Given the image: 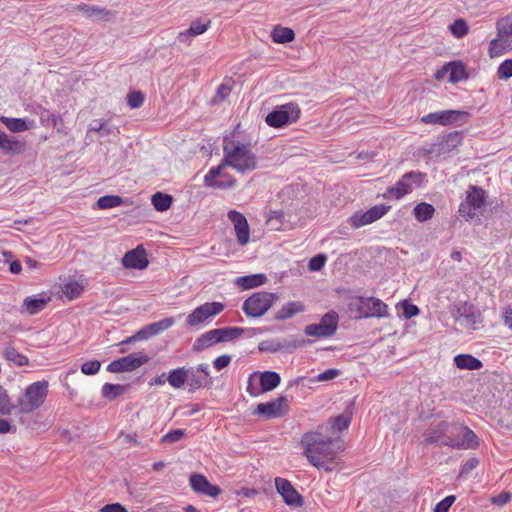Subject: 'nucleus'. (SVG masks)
<instances>
[{
    "mask_svg": "<svg viewBox=\"0 0 512 512\" xmlns=\"http://www.w3.org/2000/svg\"><path fill=\"white\" fill-rule=\"evenodd\" d=\"M1 121L11 132L14 133L23 132L29 129V127L26 124V121L20 118H8L2 116Z\"/></svg>",
    "mask_w": 512,
    "mask_h": 512,
    "instance_id": "45",
    "label": "nucleus"
},
{
    "mask_svg": "<svg viewBox=\"0 0 512 512\" xmlns=\"http://www.w3.org/2000/svg\"><path fill=\"white\" fill-rule=\"evenodd\" d=\"M360 318H384L388 316V306L379 298L359 296Z\"/></svg>",
    "mask_w": 512,
    "mask_h": 512,
    "instance_id": "15",
    "label": "nucleus"
},
{
    "mask_svg": "<svg viewBox=\"0 0 512 512\" xmlns=\"http://www.w3.org/2000/svg\"><path fill=\"white\" fill-rule=\"evenodd\" d=\"M450 33L457 39L465 37L469 32L467 22L462 18H457L448 26Z\"/></svg>",
    "mask_w": 512,
    "mask_h": 512,
    "instance_id": "43",
    "label": "nucleus"
},
{
    "mask_svg": "<svg viewBox=\"0 0 512 512\" xmlns=\"http://www.w3.org/2000/svg\"><path fill=\"white\" fill-rule=\"evenodd\" d=\"M503 321L504 324L509 328L512 329V302L507 305L503 312Z\"/></svg>",
    "mask_w": 512,
    "mask_h": 512,
    "instance_id": "64",
    "label": "nucleus"
},
{
    "mask_svg": "<svg viewBox=\"0 0 512 512\" xmlns=\"http://www.w3.org/2000/svg\"><path fill=\"white\" fill-rule=\"evenodd\" d=\"M89 133H97L99 138H104L109 135L117 136L119 130L117 127L111 125L108 121L94 120L88 128Z\"/></svg>",
    "mask_w": 512,
    "mask_h": 512,
    "instance_id": "30",
    "label": "nucleus"
},
{
    "mask_svg": "<svg viewBox=\"0 0 512 512\" xmlns=\"http://www.w3.org/2000/svg\"><path fill=\"white\" fill-rule=\"evenodd\" d=\"M49 383L46 380L36 381L25 389L17 400V412L29 414L43 405L48 395Z\"/></svg>",
    "mask_w": 512,
    "mask_h": 512,
    "instance_id": "3",
    "label": "nucleus"
},
{
    "mask_svg": "<svg viewBox=\"0 0 512 512\" xmlns=\"http://www.w3.org/2000/svg\"><path fill=\"white\" fill-rule=\"evenodd\" d=\"M75 9L89 19L109 21L113 17L112 11L97 5L80 3Z\"/></svg>",
    "mask_w": 512,
    "mask_h": 512,
    "instance_id": "24",
    "label": "nucleus"
},
{
    "mask_svg": "<svg viewBox=\"0 0 512 512\" xmlns=\"http://www.w3.org/2000/svg\"><path fill=\"white\" fill-rule=\"evenodd\" d=\"M144 102V94L140 91H132L127 95V104L130 108L136 109L142 106Z\"/></svg>",
    "mask_w": 512,
    "mask_h": 512,
    "instance_id": "48",
    "label": "nucleus"
},
{
    "mask_svg": "<svg viewBox=\"0 0 512 512\" xmlns=\"http://www.w3.org/2000/svg\"><path fill=\"white\" fill-rule=\"evenodd\" d=\"M497 37L489 43L491 58L499 57L512 50V16L502 17L496 22Z\"/></svg>",
    "mask_w": 512,
    "mask_h": 512,
    "instance_id": "4",
    "label": "nucleus"
},
{
    "mask_svg": "<svg viewBox=\"0 0 512 512\" xmlns=\"http://www.w3.org/2000/svg\"><path fill=\"white\" fill-rule=\"evenodd\" d=\"M390 206L378 204L367 211H356L350 218L349 224L353 228H360L381 219L390 210Z\"/></svg>",
    "mask_w": 512,
    "mask_h": 512,
    "instance_id": "12",
    "label": "nucleus"
},
{
    "mask_svg": "<svg viewBox=\"0 0 512 512\" xmlns=\"http://www.w3.org/2000/svg\"><path fill=\"white\" fill-rule=\"evenodd\" d=\"M301 110L296 103H286L277 106L265 118L267 125L273 128H282L298 121Z\"/></svg>",
    "mask_w": 512,
    "mask_h": 512,
    "instance_id": "8",
    "label": "nucleus"
},
{
    "mask_svg": "<svg viewBox=\"0 0 512 512\" xmlns=\"http://www.w3.org/2000/svg\"><path fill=\"white\" fill-rule=\"evenodd\" d=\"M224 310L221 302H206L195 308L186 318V325L195 327L207 319L220 314Z\"/></svg>",
    "mask_w": 512,
    "mask_h": 512,
    "instance_id": "13",
    "label": "nucleus"
},
{
    "mask_svg": "<svg viewBox=\"0 0 512 512\" xmlns=\"http://www.w3.org/2000/svg\"><path fill=\"white\" fill-rule=\"evenodd\" d=\"M478 463H479V461L476 458H472V459H469L468 461H466L463 464V466L461 467L460 476H464V475H467L468 473H470L473 469L476 468Z\"/></svg>",
    "mask_w": 512,
    "mask_h": 512,
    "instance_id": "61",
    "label": "nucleus"
},
{
    "mask_svg": "<svg viewBox=\"0 0 512 512\" xmlns=\"http://www.w3.org/2000/svg\"><path fill=\"white\" fill-rule=\"evenodd\" d=\"M352 421V411L348 408L344 413L337 415L331 420V427L336 431L348 429Z\"/></svg>",
    "mask_w": 512,
    "mask_h": 512,
    "instance_id": "40",
    "label": "nucleus"
},
{
    "mask_svg": "<svg viewBox=\"0 0 512 512\" xmlns=\"http://www.w3.org/2000/svg\"><path fill=\"white\" fill-rule=\"evenodd\" d=\"M277 299V294L272 292H255L243 302L242 310L247 317L259 318L272 307Z\"/></svg>",
    "mask_w": 512,
    "mask_h": 512,
    "instance_id": "7",
    "label": "nucleus"
},
{
    "mask_svg": "<svg viewBox=\"0 0 512 512\" xmlns=\"http://www.w3.org/2000/svg\"><path fill=\"white\" fill-rule=\"evenodd\" d=\"M3 356L6 360L14 363L16 366L22 367L29 363L28 357L18 352L16 348L7 345L3 350Z\"/></svg>",
    "mask_w": 512,
    "mask_h": 512,
    "instance_id": "37",
    "label": "nucleus"
},
{
    "mask_svg": "<svg viewBox=\"0 0 512 512\" xmlns=\"http://www.w3.org/2000/svg\"><path fill=\"white\" fill-rule=\"evenodd\" d=\"M327 257L324 254H318L314 257H312L308 263V268L310 271H319L321 270L325 263H326Z\"/></svg>",
    "mask_w": 512,
    "mask_h": 512,
    "instance_id": "52",
    "label": "nucleus"
},
{
    "mask_svg": "<svg viewBox=\"0 0 512 512\" xmlns=\"http://www.w3.org/2000/svg\"><path fill=\"white\" fill-rule=\"evenodd\" d=\"M125 391V386L120 384L105 383L102 386L101 394L104 398L114 400Z\"/></svg>",
    "mask_w": 512,
    "mask_h": 512,
    "instance_id": "44",
    "label": "nucleus"
},
{
    "mask_svg": "<svg viewBox=\"0 0 512 512\" xmlns=\"http://www.w3.org/2000/svg\"><path fill=\"white\" fill-rule=\"evenodd\" d=\"M223 165L231 167L237 173L246 174L258 167L257 156L253 153L249 143L235 140L232 136L223 138Z\"/></svg>",
    "mask_w": 512,
    "mask_h": 512,
    "instance_id": "2",
    "label": "nucleus"
},
{
    "mask_svg": "<svg viewBox=\"0 0 512 512\" xmlns=\"http://www.w3.org/2000/svg\"><path fill=\"white\" fill-rule=\"evenodd\" d=\"M123 204V199L118 195H105L97 200V206L100 209H110L119 207Z\"/></svg>",
    "mask_w": 512,
    "mask_h": 512,
    "instance_id": "46",
    "label": "nucleus"
},
{
    "mask_svg": "<svg viewBox=\"0 0 512 512\" xmlns=\"http://www.w3.org/2000/svg\"><path fill=\"white\" fill-rule=\"evenodd\" d=\"M443 71L449 72V82L458 83L468 78L466 66L461 61H451L443 66Z\"/></svg>",
    "mask_w": 512,
    "mask_h": 512,
    "instance_id": "27",
    "label": "nucleus"
},
{
    "mask_svg": "<svg viewBox=\"0 0 512 512\" xmlns=\"http://www.w3.org/2000/svg\"><path fill=\"white\" fill-rule=\"evenodd\" d=\"M339 316L335 311L325 313L319 323L309 324L305 327L304 333L307 336L316 338L332 337L338 328Z\"/></svg>",
    "mask_w": 512,
    "mask_h": 512,
    "instance_id": "10",
    "label": "nucleus"
},
{
    "mask_svg": "<svg viewBox=\"0 0 512 512\" xmlns=\"http://www.w3.org/2000/svg\"><path fill=\"white\" fill-rule=\"evenodd\" d=\"M267 281V277L265 274H251L246 276L237 277L235 280V284L241 287L243 290H249L256 287H259L265 284Z\"/></svg>",
    "mask_w": 512,
    "mask_h": 512,
    "instance_id": "31",
    "label": "nucleus"
},
{
    "mask_svg": "<svg viewBox=\"0 0 512 512\" xmlns=\"http://www.w3.org/2000/svg\"><path fill=\"white\" fill-rule=\"evenodd\" d=\"M257 375L256 372L252 373L248 378V385H247V392L253 396L257 397L261 395L263 392L261 390V387H257L253 384V378Z\"/></svg>",
    "mask_w": 512,
    "mask_h": 512,
    "instance_id": "60",
    "label": "nucleus"
},
{
    "mask_svg": "<svg viewBox=\"0 0 512 512\" xmlns=\"http://www.w3.org/2000/svg\"><path fill=\"white\" fill-rule=\"evenodd\" d=\"M462 139H463L462 132L454 131V132L449 133L445 137V142L448 147L455 148L462 142Z\"/></svg>",
    "mask_w": 512,
    "mask_h": 512,
    "instance_id": "56",
    "label": "nucleus"
},
{
    "mask_svg": "<svg viewBox=\"0 0 512 512\" xmlns=\"http://www.w3.org/2000/svg\"><path fill=\"white\" fill-rule=\"evenodd\" d=\"M426 178V174L420 171H409L405 173L395 185L387 188L383 194L384 199L399 200L405 195L410 194L414 189L421 187Z\"/></svg>",
    "mask_w": 512,
    "mask_h": 512,
    "instance_id": "6",
    "label": "nucleus"
},
{
    "mask_svg": "<svg viewBox=\"0 0 512 512\" xmlns=\"http://www.w3.org/2000/svg\"><path fill=\"white\" fill-rule=\"evenodd\" d=\"M242 333L243 329L239 327H225L209 330L196 338L193 344V351H204L215 344L231 341Z\"/></svg>",
    "mask_w": 512,
    "mask_h": 512,
    "instance_id": "5",
    "label": "nucleus"
},
{
    "mask_svg": "<svg viewBox=\"0 0 512 512\" xmlns=\"http://www.w3.org/2000/svg\"><path fill=\"white\" fill-rule=\"evenodd\" d=\"M123 370L133 371L149 361V357L144 352L132 353L121 358Z\"/></svg>",
    "mask_w": 512,
    "mask_h": 512,
    "instance_id": "32",
    "label": "nucleus"
},
{
    "mask_svg": "<svg viewBox=\"0 0 512 512\" xmlns=\"http://www.w3.org/2000/svg\"><path fill=\"white\" fill-rule=\"evenodd\" d=\"M14 409H17V404L14 405L7 394V391L0 386V414L9 415Z\"/></svg>",
    "mask_w": 512,
    "mask_h": 512,
    "instance_id": "47",
    "label": "nucleus"
},
{
    "mask_svg": "<svg viewBox=\"0 0 512 512\" xmlns=\"http://www.w3.org/2000/svg\"><path fill=\"white\" fill-rule=\"evenodd\" d=\"M288 410V399L286 396L281 395L270 402L259 403L252 414L265 420H270L285 416Z\"/></svg>",
    "mask_w": 512,
    "mask_h": 512,
    "instance_id": "11",
    "label": "nucleus"
},
{
    "mask_svg": "<svg viewBox=\"0 0 512 512\" xmlns=\"http://www.w3.org/2000/svg\"><path fill=\"white\" fill-rule=\"evenodd\" d=\"M511 499V494L508 492H502L499 495L492 498V503L498 506H503L508 503Z\"/></svg>",
    "mask_w": 512,
    "mask_h": 512,
    "instance_id": "62",
    "label": "nucleus"
},
{
    "mask_svg": "<svg viewBox=\"0 0 512 512\" xmlns=\"http://www.w3.org/2000/svg\"><path fill=\"white\" fill-rule=\"evenodd\" d=\"M174 323H175V319L173 317H167L160 321L154 322L152 324L155 326V329H156L157 333L159 334V333L169 329L170 327H172L174 325Z\"/></svg>",
    "mask_w": 512,
    "mask_h": 512,
    "instance_id": "57",
    "label": "nucleus"
},
{
    "mask_svg": "<svg viewBox=\"0 0 512 512\" xmlns=\"http://www.w3.org/2000/svg\"><path fill=\"white\" fill-rule=\"evenodd\" d=\"M186 436V431L184 429H175L171 430L165 435L162 436L161 442L162 443H174Z\"/></svg>",
    "mask_w": 512,
    "mask_h": 512,
    "instance_id": "49",
    "label": "nucleus"
},
{
    "mask_svg": "<svg viewBox=\"0 0 512 512\" xmlns=\"http://www.w3.org/2000/svg\"><path fill=\"white\" fill-rule=\"evenodd\" d=\"M227 216L233 223L238 244L247 245L250 240V229L246 217L236 210H230Z\"/></svg>",
    "mask_w": 512,
    "mask_h": 512,
    "instance_id": "20",
    "label": "nucleus"
},
{
    "mask_svg": "<svg viewBox=\"0 0 512 512\" xmlns=\"http://www.w3.org/2000/svg\"><path fill=\"white\" fill-rule=\"evenodd\" d=\"M402 308H403V316L406 319L415 317L420 313V309L416 305L408 302L407 300L402 302Z\"/></svg>",
    "mask_w": 512,
    "mask_h": 512,
    "instance_id": "54",
    "label": "nucleus"
},
{
    "mask_svg": "<svg viewBox=\"0 0 512 512\" xmlns=\"http://www.w3.org/2000/svg\"><path fill=\"white\" fill-rule=\"evenodd\" d=\"M156 335H158V333L152 323L142 327L137 331V337L141 338V340H147Z\"/></svg>",
    "mask_w": 512,
    "mask_h": 512,
    "instance_id": "55",
    "label": "nucleus"
},
{
    "mask_svg": "<svg viewBox=\"0 0 512 512\" xmlns=\"http://www.w3.org/2000/svg\"><path fill=\"white\" fill-rule=\"evenodd\" d=\"M499 79H509L512 77V59H506L503 61L497 71Z\"/></svg>",
    "mask_w": 512,
    "mask_h": 512,
    "instance_id": "50",
    "label": "nucleus"
},
{
    "mask_svg": "<svg viewBox=\"0 0 512 512\" xmlns=\"http://www.w3.org/2000/svg\"><path fill=\"white\" fill-rule=\"evenodd\" d=\"M305 311V305L301 301H290L284 304L274 315L277 321H283L292 318L298 313Z\"/></svg>",
    "mask_w": 512,
    "mask_h": 512,
    "instance_id": "28",
    "label": "nucleus"
},
{
    "mask_svg": "<svg viewBox=\"0 0 512 512\" xmlns=\"http://www.w3.org/2000/svg\"><path fill=\"white\" fill-rule=\"evenodd\" d=\"M466 112L458 111V110H443L432 112L421 117L420 122L423 124L430 125H443L447 126L450 124H454L460 120L461 117L466 116Z\"/></svg>",
    "mask_w": 512,
    "mask_h": 512,
    "instance_id": "17",
    "label": "nucleus"
},
{
    "mask_svg": "<svg viewBox=\"0 0 512 512\" xmlns=\"http://www.w3.org/2000/svg\"><path fill=\"white\" fill-rule=\"evenodd\" d=\"M84 291V285L79 281H69L62 287V292L69 300L76 299L81 296Z\"/></svg>",
    "mask_w": 512,
    "mask_h": 512,
    "instance_id": "41",
    "label": "nucleus"
},
{
    "mask_svg": "<svg viewBox=\"0 0 512 512\" xmlns=\"http://www.w3.org/2000/svg\"><path fill=\"white\" fill-rule=\"evenodd\" d=\"M434 213L435 208L433 207V205L426 202H421L417 204L413 209V214L419 222H425L430 220L434 216Z\"/></svg>",
    "mask_w": 512,
    "mask_h": 512,
    "instance_id": "39",
    "label": "nucleus"
},
{
    "mask_svg": "<svg viewBox=\"0 0 512 512\" xmlns=\"http://www.w3.org/2000/svg\"><path fill=\"white\" fill-rule=\"evenodd\" d=\"M189 483L193 491L198 494L215 498L221 493V489L217 485L211 484L202 474H192Z\"/></svg>",
    "mask_w": 512,
    "mask_h": 512,
    "instance_id": "21",
    "label": "nucleus"
},
{
    "mask_svg": "<svg viewBox=\"0 0 512 512\" xmlns=\"http://www.w3.org/2000/svg\"><path fill=\"white\" fill-rule=\"evenodd\" d=\"M23 148L24 144L22 142L0 130V150L2 153L14 156L20 154Z\"/></svg>",
    "mask_w": 512,
    "mask_h": 512,
    "instance_id": "25",
    "label": "nucleus"
},
{
    "mask_svg": "<svg viewBox=\"0 0 512 512\" xmlns=\"http://www.w3.org/2000/svg\"><path fill=\"white\" fill-rule=\"evenodd\" d=\"M211 21L207 20L205 23L200 20L193 21L190 24V27L179 33L178 40L181 43L190 44L191 38L201 35L208 30L210 27Z\"/></svg>",
    "mask_w": 512,
    "mask_h": 512,
    "instance_id": "26",
    "label": "nucleus"
},
{
    "mask_svg": "<svg viewBox=\"0 0 512 512\" xmlns=\"http://www.w3.org/2000/svg\"><path fill=\"white\" fill-rule=\"evenodd\" d=\"M301 445L309 463L317 469L329 472L337 466L336 456L342 450L341 440L319 432H308L302 436Z\"/></svg>",
    "mask_w": 512,
    "mask_h": 512,
    "instance_id": "1",
    "label": "nucleus"
},
{
    "mask_svg": "<svg viewBox=\"0 0 512 512\" xmlns=\"http://www.w3.org/2000/svg\"><path fill=\"white\" fill-rule=\"evenodd\" d=\"M188 380V373L185 367H179L169 372L167 376L168 383L175 389L182 388Z\"/></svg>",
    "mask_w": 512,
    "mask_h": 512,
    "instance_id": "35",
    "label": "nucleus"
},
{
    "mask_svg": "<svg viewBox=\"0 0 512 512\" xmlns=\"http://www.w3.org/2000/svg\"><path fill=\"white\" fill-rule=\"evenodd\" d=\"M260 387L263 393L274 390L281 382V377L277 372L264 371L259 373Z\"/></svg>",
    "mask_w": 512,
    "mask_h": 512,
    "instance_id": "33",
    "label": "nucleus"
},
{
    "mask_svg": "<svg viewBox=\"0 0 512 512\" xmlns=\"http://www.w3.org/2000/svg\"><path fill=\"white\" fill-rule=\"evenodd\" d=\"M339 375H340V371L338 369L331 368V369H327L324 372L318 374L315 378V381H320V382L329 381V380L336 378Z\"/></svg>",
    "mask_w": 512,
    "mask_h": 512,
    "instance_id": "58",
    "label": "nucleus"
},
{
    "mask_svg": "<svg viewBox=\"0 0 512 512\" xmlns=\"http://www.w3.org/2000/svg\"><path fill=\"white\" fill-rule=\"evenodd\" d=\"M456 497L454 495H448L440 502H438L434 508V512H449L450 507L455 502Z\"/></svg>",
    "mask_w": 512,
    "mask_h": 512,
    "instance_id": "53",
    "label": "nucleus"
},
{
    "mask_svg": "<svg viewBox=\"0 0 512 512\" xmlns=\"http://www.w3.org/2000/svg\"><path fill=\"white\" fill-rule=\"evenodd\" d=\"M152 204L157 211L164 212L170 208L172 204V196L162 192H156L152 196Z\"/></svg>",
    "mask_w": 512,
    "mask_h": 512,
    "instance_id": "42",
    "label": "nucleus"
},
{
    "mask_svg": "<svg viewBox=\"0 0 512 512\" xmlns=\"http://www.w3.org/2000/svg\"><path fill=\"white\" fill-rule=\"evenodd\" d=\"M454 429L459 430L462 434V438L458 439L452 436L451 441L444 442L448 447L455 449H476L479 446L478 436L467 426L460 425L454 426Z\"/></svg>",
    "mask_w": 512,
    "mask_h": 512,
    "instance_id": "18",
    "label": "nucleus"
},
{
    "mask_svg": "<svg viewBox=\"0 0 512 512\" xmlns=\"http://www.w3.org/2000/svg\"><path fill=\"white\" fill-rule=\"evenodd\" d=\"M267 224L272 230H284L288 226L285 213L281 210L270 211L267 216Z\"/></svg>",
    "mask_w": 512,
    "mask_h": 512,
    "instance_id": "36",
    "label": "nucleus"
},
{
    "mask_svg": "<svg viewBox=\"0 0 512 512\" xmlns=\"http://www.w3.org/2000/svg\"><path fill=\"white\" fill-rule=\"evenodd\" d=\"M273 42L278 44L288 43L294 40L295 33L288 27H275L271 33Z\"/></svg>",
    "mask_w": 512,
    "mask_h": 512,
    "instance_id": "38",
    "label": "nucleus"
},
{
    "mask_svg": "<svg viewBox=\"0 0 512 512\" xmlns=\"http://www.w3.org/2000/svg\"><path fill=\"white\" fill-rule=\"evenodd\" d=\"M450 425L446 421L438 423L434 428L430 429L425 436L426 444H438L440 446H446L444 442L451 441L453 431H449Z\"/></svg>",
    "mask_w": 512,
    "mask_h": 512,
    "instance_id": "22",
    "label": "nucleus"
},
{
    "mask_svg": "<svg viewBox=\"0 0 512 512\" xmlns=\"http://www.w3.org/2000/svg\"><path fill=\"white\" fill-rule=\"evenodd\" d=\"M275 487L286 505L292 507L302 506L303 498L289 480L277 477L275 478Z\"/></svg>",
    "mask_w": 512,
    "mask_h": 512,
    "instance_id": "19",
    "label": "nucleus"
},
{
    "mask_svg": "<svg viewBox=\"0 0 512 512\" xmlns=\"http://www.w3.org/2000/svg\"><path fill=\"white\" fill-rule=\"evenodd\" d=\"M454 363L457 368L462 370H479L483 367V363L470 354H459L455 356Z\"/></svg>",
    "mask_w": 512,
    "mask_h": 512,
    "instance_id": "34",
    "label": "nucleus"
},
{
    "mask_svg": "<svg viewBox=\"0 0 512 512\" xmlns=\"http://www.w3.org/2000/svg\"><path fill=\"white\" fill-rule=\"evenodd\" d=\"M231 356L230 355H221L219 357H217L214 361H213V366L216 370L220 371L224 368H226L230 362H231Z\"/></svg>",
    "mask_w": 512,
    "mask_h": 512,
    "instance_id": "59",
    "label": "nucleus"
},
{
    "mask_svg": "<svg viewBox=\"0 0 512 512\" xmlns=\"http://www.w3.org/2000/svg\"><path fill=\"white\" fill-rule=\"evenodd\" d=\"M188 380L190 391H196L198 389L209 387L212 385V379L210 377L209 365L206 363L199 364L197 367H190L187 369Z\"/></svg>",
    "mask_w": 512,
    "mask_h": 512,
    "instance_id": "16",
    "label": "nucleus"
},
{
    "mask_svg": "<svg viewBox=\"0 0 512 512\" xmlns=\"http://www.w3.org/2000/svg\"><path fill=\"white\" fill-rule=\"evenodd\" d=\"M486 199L487 193L483 188L470 185L465 199L459 205V214L466 220L473 219L477 211L484 207Z\"/></svg>",
    "mask_w": 512,
    "mask_h": 512,
    "instance_id": "9",
    "label": "nucleus"
},
{
    "mask_svg": "<svg viewBox=\"0 0 512 512\" xmlns=\"http://www.w3.org/2000/svg\"><path fill=\"white\" fill-rule=\"evenodd\" d=\"M100 367L101 363L98 360L87 361L81 365V372L85 375H95Z\"/></svg>",
    "mask_w": 512,
    "mask_h": 512,
    "instance_id": "51",
    "label": "nucleus"
},
{
    "mask_svg": "<svg viewBox=\"0 0 512 512\" xmlns=\"http://www.w3.org/2000/svg\"><path fill=\"white\" fill-rule=\"evenodd\" d=\"M122 262L126 268L140 270L146 268L149 264L146 251L141 246L128 251L124 255Z\"/></svg>",
    "mask_w": 512,
    "mask_h": 512,
    "instance_id": "23",
    "label": "nucleus"
},
{
    "mask_svg": "<svg viewBox=\"0 0 512 512\" xmlns=\"http://www.w3.org/2000/svg\"><path fill=\"white\" fill-rule=\"evenodd\" d=\"M100 512H127V510L120 503H112L103 506Z\"/></svg>",
    "mask_w": 512,
    "mask_h": 512,
    "instance_id": "63",
    "label": "nucleus"
},
{
    "mask_svg": "<svg viewBox=\"0 0 512 512\" xmlns=\"http://www.w3.org/2000/svg\"><path fill=\"white\" fill-rule=\"evenodd\" d=\"M50 300L51 297L47 295L29 296L24 299L23 307L29 315H35L42 311Z\"/></svg>",
    "mask_w": 512,
    "mask_h": 512,
    "instance_id": "29",
    "label": "nucleus"
},
{
    "mask_svg": "<svg viewBox=\"0 0 512 512\" xmlns=\"http://www.w3.org/2000/svg\"><path fill=\"white\" fill-rule=\"evenodd\" d=\"M227 167L221 162L217 167H212L208 173L204 176V184L206 187L215 189H229L233 188L236 184V179L223 172V169Z\"/></svg>",
    "mask_w": 512,
    "mask_h": 512,
    "instance_id": "14",
    "label": "nucleus"
}]
</instances>
